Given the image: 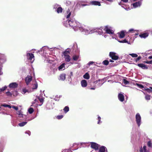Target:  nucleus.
<instances>
[{
	"label": "nucleus",
	"instance_id": "f257e3e1",
	"mask_svg": "<svg viewBox=\"0 0 152 152\" xmlns=\"http://www.w3.org/2000/svg\"><path fill=\"white\" fill-rule=\"evenodd\" d=\"M48 52V47L44 46L41 49V50L39 51V53L42 54V56L45 58L47 57Z\"/></svg>",
	"mask_w": 152,
	"mask_h": 152
},
{
	"label": "nucleus",
	"instance_id": "9d476101",
	"mask_svg": "<svg viewBox=\"0 0 152 152\" xmlns=\"http://www.w3.org/2000/svg\"><path fill=\"white\" fill-rule=\"evenodd\" d=\"M118 98L119 100L121 102H123L124 100V96L123 94L121 93H119L118 95Z\"/></svg>",
	"mask_w": 152,
	"mask_h": 152
},
{
	"label": "nucleus",
	"instance_id": "6e6d98bb",
	"mask_svg": "<svg viewBox=\"0 0 152 152\" xmlns=\"http://www.w3.org/2000/svg\"><path fill=\"white\" fill-rule=\"evenodd\" d=\"M94 63L93 61H90L88 64L89 65H92Z\"/></svg>",
	"mask_w": 152,
	"mask_h": 152
},
{
	"label": "nucleus",
	"instance_id": "603ef678",
	"mask_svg": "<svg viewBox=\"0 0 152 152\" xmlns=\"http://www.w3.org/2000/svg\"><path fill=\"white\" fill-rule=\"evenodd\" d=\"M2 66H0V75H2L3 74V72H2Z\"/></svg>",
	"mask_w": 152,
	"mask_h": 152
},
{
	"label": "nucleus",
	"instance_id": "5701e85b",
	"mask_svg": "<svg viewBox=\"0 0 152 152\" xmlns=\"http://www.w3.org/2000/svg\"><path fill=\"white\" fill-rule=\"evenodd\" d=\"M64 58L65 59V61L66 62H69L70 61V57L69 55L64 56Z\"/></svg>",
	"mask_w": 152,
	"mask_h": 152
},
{
	"label": "nucleus",
	"instance_id": "c756f323",
	"mask_svg": "<svg viewBox=\"0 0 152 152\" xmlns=\"http://www.w3.org/2000/svg\"><path fill=\"white\" fill-rule=\"evenodd\" d=\"M63 110L65 113H67L69 110V108L68 106H65Z\"/></svg>",
	"mask_w": 152,
	"mask_h": 152
},
{
	"label": "nucleus",
	"instance_id": "a18cd8bd",
	"mask_svg": "<svg viewBox=\"0 0 152 152\" xmlns=\"http://www.w3.org/2000/svg\"><path fill=\"white\" fill-rule=\"evenodd\" d=\"M137 85L140 88H144V86L142 84L137 83Z\"/></svg>",
	"mask_w": 152,
	"mask_h": 152
},
{
	"label": "nucleus",
	"instance_id": "338daca9",
	"mask_svg": "<svg viewBox=\"0 0 152 152\" xmlns=\"http://www.w3.org/2000/svg\"><path fill=\"white\" fill-rule=\"evenodd\" d=\"M150 89H151V92L152 91V87H150Z\"/></svg>",
	"mask_w": 152,
	"mask_h": 152
},
{
	"label": "nucleus",
	"instance_id": "8fccbe9b",
	"mask_svg": "<svg viewBox=\"0 0 152 152\" xmlns=\"http://www.w3.org/2000/svg\"><path fill=\"white\" fill-rule=\"evenodd\" d=\"M145 90L149 93H150L151 92V89H150L147 88L145 89Z\"/></svg>",
	"mask_w": 152,
	"mask_h": 152
},
{
	"label": "nucleus",
	"instance_id": "c85d7f7f",
	"mask_svg": "<svg viewBox=\"0 0 152 152\" xmlns=\"http://www.w3.org/2000/svg\"><path fill=\"white\" fill-rule=\"evenodd\" d=\"M63 11V9L61 7H58L57 10V12L58 13H61Z\"/></svg>",
	"mask_w": 152,
	"mask_h": 152
},
{
	"label": "nucleus",
	"instance_id": "1a4fd4ad",
	"mask_svg": "<svg viewBox=\"0 0 152 152\" xmlns=\"http://www.w3.org/2000/svg\"><path fill=\"white\" fill-rule=\"evenodd\" d=\"M32 80V77L30 75H28L25 78V81L27 85H28Z\"/></svg>",
	"mask_w": 152,
	"mask_h": 152
},
{
	"label": "nucleus",
	"instance_id": "864d4df0",
	"mask_svg": "<svg viewBox=\"0 0 152 152\" xmlns=\"http://www.w3.org/2000/svg\"><path fill=\"white\" fill-rule=\"evenodd\" d=\"M25 133L26 134H28V135L29 136H30L31 135V132L30 131H26Z\"/></svg>",
	"mask_w": 152,
	"mask_h": 152
},
{
	"label": "nucleus",
	"instance_id": "f3484780",
	"mask_svg": "<svg viewBox=\"0 0 152 152\" xmlns=\"http://www.w3.org/2000/svg\"><path fill=\"white\" fill-rule=\"evenodd\" d=\"M66 78V74L64 73L61 74L59 77V80H64Z\"/></svg>",
	"mask_w": 152,
	"mask_h": 152
},
{
	"label": "nucleus",
	"instance_id": "052dcab7",
	"mask_svg": "<svg viewBox=\"0 0 152 152\" xmlns=\"http://www.w3.org/2000/svg\"><path fill=\"white\" fill-rule=\"evenodd\" d=\"M137 32V33H135V35L137 36L138 35L139 33L138 32V31H136Z\"/></svg>",
	"mask_w": 152,
	"mask_h": 152
},
{
	"label": "nucleus",
	"instance_id": "6ab92c4d",
	"mask_svg": "<svg viewBox=\"0 0 152 152\" xmlns=\"http://www.w3.org/2000/svg\"><path fill=\"white\" fill-rule=\"evenodd\" d=\"M71 11H70V10L68 8L67 10L66 11V14H67V15L66 17V18L68 19L69 18L71 14Z\"/></svg>",
	"mask_w": 152,
	"mask_h": 152
},
{
	"label": "nucleus",
	"instance_id": "4be33fe9",
	"mask_svg": "<svg viewBox=\"0 0 152 152\" xmlns=\"http://www.w3.org/2000/svg\"><path fill=\"white\" fill-rule=\"evenodd\" d=\"M118 34H119V37L120 38H123L125 36V33L123 31H121L120 33Z\"/></svg>",
	"mask_w": 152,
	"mask_h": 152
},
{
	"label": "nucleus",
	"instance_id": "69168bd1",
	"mask_svg": "<svg viewBox=\"0 0 152 152\" xmlns=\"http://www.w3.org/2000/svg\"><path fill=\"white\" fill-rule=\"evenodd\" d=\"M90 89H91V90H95V88H90Z\"/></svg>",
	"mask_w": 152,
	"mask_h": 152
},
{
	"label": "nucleus",
	"instance_id": "4c0bfd02",
	"mask_svg": "<svg viewBox=\"0 0 152 152\" xmlns=\"http://www.w3.org/2000/svg\"><path fill=\"white\" fill-rule=\"evenodd\" d=\"M118 41L120 43H127L128 44H130V43H129L125 39L123 40H121V41L118 40Z\"/></svg>",
	"mask_w": 152,
	"mask_h": 152
},
{
	"label": "nucleus",
	"instance_id": "72a5a7b5",
	"mask_svg": "<svg viewBox=\"0 0 152 152\" xmlns=\"http://www.w3.org/2000/svg\"><path fill=\"white\" fill-rule=\"evenodd\" d=\"M147 145L149 147L152 148V142L151 140H150L148 142Z\"/></svg>",
	"mask_w": 152,
	"mask_h": 152
},
{
	"label": "nucleus",
	"instance_id": "20e7f679",
	"mask_svg": "<svg viewBox=\"0 0 152 152\" xmlns=\"http://www.w3.org/2000/svg\"><path fill=\"white\" fill-rule=\"evenodd\" d=\"M116 54L114 52H111L109 53V56L113 60H116L118 59L119 57L116 55Z\"/></svg>",
	"mask_w": 152,
	"mask_h": 152
},
{
	"label": "nucleus",
	"instance_id": "a878e982",
	"mask_svg": "<svg viewBox=\"0 0 152 152\" xmlns=\"http://www.w3.org/2000/svg\"><path fill=\"white\" fill-rule=\"evenodd\" d=\"M17 114L18 115L19 117L20 118L23 117V116L24 115L20 110L18 111Z\"/></svg>",
	"mask_w": 152,
	"mask_h": 152
},
{
	"label": "nucleus",
	"instance_id": "c03bdc74",
	"mask_svg": "<svg viewBox=\"0 0 152 152\" xmlns=\"http://www.w3.org/2000/svg\"><path fill=\"white\" fill-rule=\"evenodd\" d=\"M144 63H146L149 64H152V60H151L150 61H144Z\"/></svg>",
	"mask_w": 152,
	"mask_h": 152
},
{
	"label": "nucleus",
	"instance_id": "c9c22d12",
	"mask_svg": "<svg viewBox=\"0 0 152 152\" xmlns=\"http://www.w3.org/2000/svg\"><path fill=\"white\" fill-rule=\"evenodd\" d=\"M103 64L105 65H107L109 64V62L108 60H105L102 62Z\"/></svg>",
	"mask_w": 152,
	"mask_h": 152
},
{
	"label": "nucleus",
	"instance_id": "2eb2a0df",
	"mask_svg": "<svg viewBox=\"0 0 152 152\" xmlns=\"http://www.w3.org/2000/svg\"><path fill=\"white\" fill-rule=\"evenodd\" d=\"M137 65L143 69H148V67L146 65L142 64H137Z\"/></svg>",
	"mask_w": 152,
	"mask_h": 152
},
{
	"label": "nucleus",
	"instance_id": "423d86ee",
	"mask_svg": "<svg viewBox=\"0 0 152 152\" xmlns=\"http://www.w3.org/2000/svg\"><path fill=\"white\" fill-rule=\"evenodd\" d=\"M136 120L137 123L139 127L141 124V117L139 113H137L136 115Z\"/></svg>",
	"mask_w": 152,
	"mask_h": 152
},
{
	"label": "nucleus",
	"instance_id": "aec40b11",
	"mask_svg": "<svg viewBox=\"0 0 152 152\" xmlns=\"http://www.w3.org/2000/svg\"><path fill=\"white\" fill-rule=\"evenodd\" d=\"M146 148V147L145 145H144L143 148L141 147L140 150V152H149L148 151H147Z\"/></svg>",
	"mask_w": 152,
	"mask_h": 152
},
{
	"label": "nucleus",
	"instance_id": "09e8293b",
	"mask_svg": "<svg viewBox=\"0 0 152 152\" xmlns=\"http://www.w3.org/2000/svg\"><path fill=\"white\" fill-rule=\"evenodd\" d=\"M11 108H12L15 110H18V107H17L15 106H11Z\"/></svg>",
	"mask_w": 152,
	"mask_h": 152
},
{
	"label": "nucleus",
	"instance_id": "b1692460",
	"mask_svg": "<svg viewBox=\"0 0 152 152\" xmlns=\"http://www.w3.org/2000/svg\"><path fill=\"white\" fill-rule=\"evenodd\" d=\"M83 77L84 78L86 79H88L90 78V76L88 72L86 73L84 75Z\"/></svg>",
	"mask_w": 152,
	"mask_h": 152
},
{
	"label": "nucleus",
	"instance_id": "9b49d317",
	"mask_svg": "<svg viewBox=\"0 0 152 152\" xmlns=\"http://www.w3.org/2000/svg\"><path fill=\"white\" fill-rule=\"evenodd\" d=\"M3 56H1L0 58V63L1 64L4 63L6 61V58L4 55L2 54Z\"/></svg>",
	"mask_w": 152,
	"mask_h": 152
},
{
	"label": "nucleus",
	"instance_id": "cd10ccee",
	"mask_svg": "<svg viewBox=\"0 0 152 152\" xmlns=\"http://www.w3.org/2000/svg\"><path fill=\"white\" fill-rule=\"evenodd\" d=\"M65 63H63L62 64L58 67V70H62V69L65 67Z\"/></svg>",
	"mask_w": 152,
	"mask_h": 152
},
{
	"label": "nucleus",
	"instance_id": "de8ad7c7",
	"mask_svg": "<svg viewBox=\"0 0 152 152\" xmlns=\"http://www.w3.org/2000/svg\"><path fill=\"white\" fill-rule=\"evenodd\" d=\"M6 94L7 96H11L12 95V94L9 91L6 92Z\"/></svg>",
	"mask_w": 152,
	"mask_h": 152
},
{
	"label": "nucleus",
	"instance_id": "473e14b6",
	"mask_svg": "<svg viewBox=\"0 0 152 152\" xmlns=\"http://www.w3.org/2000/svg\"><path fill=\"white\" fill-rule=\"evenodd\" d=\"M79 56L77 55H74L73 56L72 58L74 61H77L79 58Z\"/></svg>",
	"mask_w": 152,
	"mask_h": 152
},
{
	"label": "nucleus",
	"instance_id": "680f3d73",
	"mask_svg": "<svg viewBox=\"0 0 152 152\" xmlns=\"http://www.w3.org/2000/svg\"><path fill=\"white\" fill-rule=\"evenodd\" d=\"M109 61L111 62H114V61L113 60H112V59H110L109 60Z\"/></svg>",
	"mask_w": 152,
	"mask_h": 152
},
{
	"label": "nucleus",
	"instance_id": "58836bf2",
	"mask_svg": "<svg viewBox=\"0 0 152 152\" xmlns=\"http://www.w3.org/2000/svg\"><path fill=\"white\" fill-rule=\"evenodd\" d=\"M7 87L5 86L1 88H0V92L4 91L7 88Z\"/></svg>",
	"mask_w": 152,
	"mask_h": 152
},
{
	"label": "nucleus",
	"instance_id": "4d7b16f0",
	"mask_svg": "<svg viewBox=\"0 0 152 152\" xmlns=\"http://www.w3.org/2000/svg\"><path fill=\"white\" fill-rule=\"evenodd\" d=\"M124 2L127 3L128 1V0H121Z\"/></svg>",
	"mask_w": 152,
	"mask_h": 152
},
{
	"label": "nucleus",
	"instance_id": "f03ea898",
	"mask_svg": "<svg viewBox=\"0 0 152 152\" xmlns=\"http://www.w3.org/2000/svg\"><path fill=\"white\" fill-rule=\"evenodd\" d=\"M26 56L28 59L30 61L31 63H33L34 60V54L32 53H27Z\"/></svg>",
	"mask_w": 152,
	"mask_h": 152
},
{
	"label": "nucleus",
	"instance_id": "e2e57ef3",
	"mask_svg": "<svg viewBox=\"0 0 152 152\" xmlns=\"http://www.w3.org/2000/svg\"><path fill=\"white\" fill-rule=\"evenodd\" d=\"M73 75V72H70V77L72 76Z\"/></svg>",
	"mask_w": 152,
	"mask_h": 152
},
{
	"label": "nucleus",
	"instance_id": "e433bc0d",
	"mask_svg": "<svg viewBox=\"0 0 152 152\" xmlns=\"http://www.w3.org/2000/svg\"><path fill=\"white\" fill-rule=\"evenodd\" d=\"M34 109L33 108L30 107L28 110V112L30 114L34 112Z\"/></svg>",
	"mask_w": 152,
	"mask_h": 152
},
{
	"label": "nucleus",
	"instance_id": "79ce46f5",
	"mask_svg": "<svg viewBox=\"0 0 152 152\" xmlns=\"http://www.w3.org/2000/svg\"><path fill=\"white\" fill-rule=\"evenodd\" d=\"M123 82L124 83L125 85H127L129 83V82L127 80L124 79L123 80Z\"/></svg>",
	"mask_w": 152,
	"mask_h": 152
},
{
	"label": "nucleus",
	"instance_id": "6e6552de",
	"mask_svg": "<svg viewBox=\"0 0 152 152\" xmlns=\"http://www.w3.org/2000/svg\"><path fill=\"white\" fill-rule=\"evenodd\" d=\"M32 91H31V90H27L25 88H22V90L21 93L23 94H25L26 93H29Z\"/></svg>",
	"mask_w": 152,
	"mask_h": 152
},
{
	"label": "nucleus",
	"instance_id": "ddd939ff",
	"mask_svg": "<svg viewBox=\"0 0 152 152\" xmlns=\"http://www.w3.org/2000/svg\"><path fill=\"white\" fill-rule=\"evenodd\" d=\"M90 4L91 5H98L100 6L101 5L100 3L96 1H92L90 2Z\"/></svg>",
	"mask_w": 152,
	"mask_h": 152
},
{
	"label": "nucleus",
	"instance_id": "0e129e2a",
	"mask_svg": "<svg viewBox=\"0 0 152 152\" xmlns=\"http://www.w3.org/2000/svg\"><path fill=\"white\" fill-rule=\"evenodd\" d=\"M148 58L149 59H152V56H149V57H148Z\"/></svg>",
	"mask_w": 152,
	"mask_h": 152
},
{
	"label": "nucleus",
	"instance_id": "bb28decb",
	"mask_svg": "<svg viewBox=\"0 0 152 152\" xmlns=\"http://www.w3.org/2000/svg\"><path fill=\"white\" fill-rule=\"evenodd\" d=\"M140 3L139 2H136L133 4V5L134 7H137L138 6H140Z\"/></svg>",
	"mask_w": 152,
	"mask_h": 152
},
{
	"label": "nucleus",
	"instance_id": "39448f33",
	"mask_svg": "<svg viewBox=\"0 0 152 152\" xmlns=\"http://www.w3.org/2000/svg\"><path fill=\"white\" fill-rule=\"evenodd\" d=\"M67 21L70 26L74 27L75 26L76 22L74 18H72L70 20H68Z\"/></svg>",
	"mask_w": 152,
	"mask_h": 152
},
{
	"label": "nucleus",
	"instance_id": "0eeeda50",
	"mask_svg": "<svg viewBox=\"0 0 152 152\" xmlns=\"http://www.w3.org/2000/svg\"><path fill=\"white\" fill-rule=\"evenodd\" d=\"M104 30L105 31L107 34H114V32L113 30L109 28L108 26H106L104 28Z\"/></svg>",
	"mask_w": 152,
	"mask_h": 152
},
{
	"label": "nucleus",
	"instance_id": "a211bd4d",
	"mask_svg": "<svg viewBox=\"0 0 152 152\" xmlns=\"http://www.w3.org/2000/svg\"><path fill=\"white\" fill-rule=\"evenodd\" d=\"M81 86L83 87H86L87 86V83L86 81L85 80H82L81 82Z\"/></svg>",
	"mask_w": 152,
	"mask_h": 152
},
{
	"label": "nucleus",
	"instance_id": "49530a36",
	"mask_svg": "<svg viewBox=\"0 0 152 152\" xmlns=\"http://www.w3.org/2000/svg\"><path fill=\"white\" fill-rule=\"evenodd\" d=\"M141 59V56H139L137 58H136L135 60V61L136 62Z\"/></svg>",
	"mask_w": 152,
	"mask_h": 152
},
{
	"label": "nucleus",
	"instance_id": "13d9d810",
	"mask_svg": "<svg viewBox=\"0 0 152 152\" xmlns=\"http://www.w3.org/2000/svg\"><path fill=\"white\" fill-rule=\"evenodd\" d=\"M100 81V80H96L94 82V83H97L98 81Z\"/></svg>",
	"mask_w": 152,
	"mask_h": 152
},
{
	"label": "nucleus",
	"instance_id": "a19ab883",
	"mask_svg": "<svg viewBox=\"0 0 152 152\" xmlns=\"http://www.w3.org/2000/svg\"><path fill=\"white\" fill-rule=\"evenodd\" d=\"M135 31H138L134 30L133 29H130L129 30V32L132 33H134Z\"/></svg>",
	"mask_w": 152,
	"mask_h": 152
},
{
	"label": "nucleus",
	"instance_id": "412c9836",
	"mask_svg": "<svg viewBox=\"0 0 152 152\" xmlns=\"http://www.w3.org/2000/svg\"><path fill=\"white\" fill-rule=\"evenodd\" d=\"M38 87V84L36 82L33 85L32 87V90L31 91H34V90L36 89Z\"/></svg>",
	"mask_w": 152,
	"mask_h": 152
},
{
	"label": "nucleus",
	"instance_id": "f704fd0d",
	"mask_svg": "<svg viewBox=\"0 0 152 152\" xmlns=\"http://www.w3.org/2000/svg\"><path fill=\"white\" fill-rule=\"evenodd\" d=\"M1 106H3L4 107H8L10 108H11V106L10 105H9V104H1Z\"/></svg>",
	"mask_w": 152,
	"mask_h": 152
},
{
	"label": "nucleus",
	"instance_id": "bf43d9fd",
	"mask_svg": "<svg viewBox=\"0 0 152 152\" xmlns=\"http://www.w3.org/2000/svg\"><path fill=\"white\" fill-rule=\"evenodd\" d=\"M39 100L40 102H42L43 100L42 98H39Z\"/></svg>",
	"mask_w": 152,
	"mask_h": 152
},
{
	"label": "nucleus",
	"instance_id": "7c9ffc66",
	"mask_svg": "<svg viewBox=\"0 0 152 152\" xmlns=\"http://www.w3.org/2000/svg\"><path fill=\"white\" fill-rule=\"evenodd\" d=\"M63 55L64 57L67 56L69 55L70 54V52L68 50H65L63 52Z\"/></svg>",
	"mask_w": 152,
	"mask_h": 152
},
{
	"label": "nucleus",
	"instance_id": "f8f14e48",
	"mask_svg": "<svg viewBox=\"0 0 152 152\" xmlns=\"http://www.w3.org/2000/svg\"><path fill=\"white\" fill-rule=\"evenodd\" d=\"M18 84L16 83H10L9 85V87L10 88H15L17 87Z\"/></svg>",
	"mask_w": 152,
	"mask_h": 152
},
{
	"label": "nucleus",
	"instance_id": "2f4dec72",
	"mask_svg": "<svg viewBox=\"0 0 152 152\" xmlns=\"http://www.w3.org/2000/svg\"><path fill=\"white\" fill-rule=\"evenodd\" d=\"M27 123V122H23L22 123H20L18 125L20 126H25V125H26Z\"/></svg>",
	"mask_w": 152,
	"mask_h": 152
},
{
	"label": "nucleus",
	"instance_id": "3c124183",
	"mask_svg": "<svg viewBox=\"0 0 152 152\" xmlns=\"http://www.w3.org/2000/svg\"><path fill=\"white\" fill-rule=\"evenodd\" d=\"M63 117V115H58L57 116V118L58 119H61Z\"/></svg>",
	"mask_w": 152,
	"mask_h": 152
},
{
	"label": "nucleus",
	"instance_id": "7ed1b4c3",
	"mask_svg": "<svg viewBox=\"0 0 152 152\" xmlns=\"http://www.w3.org/2000/svg\"><path fill=\"white\" fill-rule=\"evenodd\" d=\"M90 145L91 147L95 150H98L100 146L99 145L93 142H91Z\"/></svg>",
	"mask_w": 152,
	"mask_h": 152
},
{
	"label": "nucleus",
	"instance_id": "37998d69",
	"mask_svg": "<svg viewBox=\"0 0 152 152\" xmlns=\"http://www.w3.org/2000/svg\"><path fill=\"white\" fill-rule=\"evenodd\" d=\"M145 98L147 100H149L150 99V95H147L145 96Z\"/></svg>",
	"mask_w": 152,
	"mask_h": 152
},
{
	"label": "nucleus",
	"instance_id": "5fc2aeb1",
	"mask_svg": "<svg viewBox=\"0 0 152 152\" xmlns=\"http://www.w3.org/2000/svg\"><path fill=\"white\" fill-rule=\"evenodd\" d=\"M101 119V118L100 116H98V121L97 123L98 124H99V122L100 121Z\"/></svg>",
	"mask_w": 152,
	"mask_h": 152
},
{
	"label": "nucleus",
	"instance_id": "dca6fc26",
	"mask_svg": "<svg viewBox=\"0 0 152 152\" xmlns=\"http://www.w3.org/2000/svg\"><path fill=\"white\" fill-rule=\"evenodd\" d=\"M149 34L148 33H144L139 35V37L141 38H145L148 36Z\"/></svg>",
	"mask_w": 152,
	"mask_h": 152
},
{
	"label": "nucleus",
	"instance_id": "774afa93",
	"mask_svg": "<svg viewBox=\"0 0 152 152\" xmlns=\"http://www.w3.org/2000/svg\"><path fill=\"white\" fill-rule=\"evenodd\" d=\"M45 62L46 63H47L48 62V60H46V59L45 60Z\"/></svg>",
	"mask_w": 152,
	"mask_h": 152
},
{
	"label": "nucleus",
	"instance_id": "ea45409f",
	"mask_svg": "<svg viewBox=\"0 0 152 152\" xmlns=\"http://www.w3.org/2000/svg\"><path fill=\"white\" fill-rule=\"evenodd\" d=\"M129 55L131 56L132 57H137L138 56L135 53L130 54Z\"/></svg>",
	"mask_w": 152,
	"mask_h": 152
},
{
	"label": "nucleus",
	"instance_id": "4468645a",
	"mask_svg": "<svg viewBox=\"0 0 152 152\" xmlns=\"http://www.w3.org/2000/svg\"><path fill=\"white\" fill-rule=\"evenodd\" d=\"M99 152H107V149L104 146H102L99 147Z\"/></svg>",
	"mask_w": 152,
	"mask_h": 152
},
{
	"label": "nucleus",
	"instance_id": "393cba45",
	"mask_svg": "<svg viewBox=\"0 0 152 152\" xmlns=\"http://www.w3.org/2000/svg\"><path fill=\"white\" fill-rule=\"evenodd\" d=\"M65 4L67 6H69L71 7L72 5L71 2L69 0H66L65 2Z\"/></svg>",
	"mask_w": 152,
	"mask_h": 152
}]
</instances>
